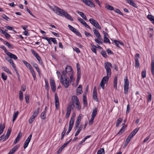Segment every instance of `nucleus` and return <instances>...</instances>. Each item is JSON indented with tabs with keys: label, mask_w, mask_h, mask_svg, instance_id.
Segmentation results:
<instances>
[{
	"label": "nucleus",
	"mask_w": 154,
	"mask_h": 154,
	"mask_svg": "<svg viewBox=\"0 0 154 154\" xmlns=\"http://www.w3.org/2000/svg\"><path fill=\"white\" fill-rule=\"evenodd\" d=\"M105 67L106 70V75L103 77L100 84V86L103 89L104 88L105 84L108 82L109 78L111 76L110 67L112 68V65L111 63L107 62L105 63Z\"/></svg>",
	"instance_id": "1"
},
{
	"label": "nucleus",
	"mask_w": 154,
	"mask_h": 154,
	"mask_svg": "<svg viewBox=\"0 0 154 154\" xmlns=\"http://www.w3.org/2000/svg\"><path fill=\"white\" fill-rule=\"evenodd\" d=\"M66 74H68L66 71H63L62 72V75H61L60 79V82L66 88H68L69 86V81L68 80V77L66 75Z\"/></svg>",
	"instance_id": "2"
},
{
	"label": "nucleus",
	"mask_w": 154,
	"mask_h": 154,
	"mask_svg": "<svg viewBox=\"0 0 154 154\" xmlns=\"http://www.w3.org/2000/svg\"><path fill=\"white\" fill-rule=\"evenodd\" d=\"M39 108H38L37 109H35L33 113L32 116L30 117L29 119V123L31 124L33 122L34 119L37 117L39 113Z\"/></svg>",
	"instance_id": "3"
},
{
	"label": "nucleus",
	"mask_w": 154,
	"mask_h": 154,
	"mask_svg": "<svg viewBox=\"0 0 154 154\" xmlns=\"http://www.w3.org/2000/svg\"><path fill=\"white\" fill-rule=\"evenodd\" d=\"M124 93L125 94H127L129 89V82L127 76H126L124 79Z\"/></svg>",
	"instance_id": "4"
},
{
	"label": "nucleus",
	"mask_w": 154,
	"mask_h": 154,
	"mask_svg": "<svg viewBox=\"0 0 154 154\" xmlns=\"http://www.w3.org/2000/svg\"><path fill=\"white\" fill-rule=\"evenodd\" d=\"M90 22L96 28L101 29V27L97 22L93 18H91L89 20Z\"/></svg>",
	"instance_id": "5"
},
{
	"label": "nucleus",
	"mask_w": 154,
	"mask_h": 154,
	"mask_svg": "<svg viewBox=\"0 0 154 154\" xmlns=\"http://www.w3.org/2000/svg\"><path fill=\"white\" fill-rule=\"evenodd\" d=\"M85 4L91 8H94L95 5L92 2V1L88 0H81Z\"/></svg>",
	"instance_id": "6"
},
{
	"label": "nucleus",
	"mask_w": 154,
	"mask_h": 154,
	"mask_svg": "<svg viewBox=\"0 0 154 154\" xmlns=\"http://www.w3.org/2000/svg\"><path fill=\"white\" fill-rule=\"evenodd\" d=\"M50 85L51 86L52 91L54 92L56 90V87L55 81L53 79H50Z\"/></svg>",
	"instance_id": "7"
},
{
	"label": "nucleus",
	"mask_w": 154,
	"mask_h": 154,
	"mask_svg": "<svg viewBox=\"0 0 154 154\" xmlns=\"http://www.w3.org/2000/svg\"><path fill=\"white\" fill-rule=\"evenodd\" d=\"M68 26L72 31L76 34L77 35L81 36V33L76 29L70 25H69Z\"/></svg>",
	"instance_id": "8"
},
{
	"label": "nucleus",
	"mask_w": 154,
	"mask_h": 154,
	"mask_svg": "<svg viewBox=\"0 0 154 154\" xmlns=\"http://www.w3.org/2000/svg\"><path fill=\"white\" fill-rule=\"evenodd\" d=\"M53 11L58 15H62V13L63 12V10L57 7L54 6Z\"/></svg>",
	"instance_id": "9"
},
{
	"label": "nucleus",
	"mask_w": 154,
	"mask_h": 154,
	"mask_svg": "<svg viewBox=\"0 0 154 154\" xmlns=\"http://www.w3.org/2000/svg\"><path fill=\"white\" fill-rule=\"evenodd\" d=\"M140 54H136L135 57V67L138 68L140 64L138 59V58H139Z\"/></svg>",
	"instance_id": "10"
},
{
	"label": "nucleus",
	"mask_w": 154,
	"mask_h": 154,
	"mask_svg": "<svg viewBox=\"0 0 154 154\" xmlns=\"http://www.w3.org/2000/svg\"><path fill=\"white\" fill-rule=\"evenodd\" d=\"M54 100L56 109L58 110L59 106V100L56 93L54 94Z\"/></svg>",
	"instance_id": "11"
},
{
	"label": "nucleus",
	"mask_w": 154,
	"mask_h": 154,
	"mask_svg": "<svg viewBox=\"0 0 154 154\" xmlns=\"http://www.w3.org/2000/svg\"><path fill=\"white\" fill-rule=\"evenodd\" d=\"M75 116V113H73L72 116L70 120L69 123V127L72 128L74 123V120Z\"/></svg>",
	"instance_id": "12"
},
{
	"label": "nucleus",
	"mask_w": 154,
	"mask_h": 154,
	"mask_svg": "<svg viewBox=\"0 0 154 154\" xmlns=\"http://www.w3.org/2000/svg\"><path fill=\"white\" fill-rule=\"evenodd\" d=\"M32 137V134H31L29 135V136L28 137L25 141L23 146V148L24 149H26L28 146L29 144L31 139Z\"/></svg>",
	"instance_id": "13"
},
{
	"label": "nucleus",
	"mask_w": 154,
	"mask_h": 154,
	"mask_svg": "<svg viewBox=\"0 0 154 154\" xmlns=\"http://www.w3.org/2000/svg\"><path fill=\"white\" fill-rule=\"evenodd\" d=\"M77 19L78 20L85 26L87 28L90 29H91V27L87 24V23L84 21L80 17L78 18Z\"/></svg>",
	"instance_id": "14"
},
{
	"label": "nucleus",
	"mask_w": 154,
	"mask_h": 154,
	"mask_svg": "<svg viewBox=\"0 0 154 154\" xmlns=\"http://www.w3.org/2000/svg\"><path fill=\"white\" fill-rule=\"evenodd\" d=\"M22 62L26 65V67L29 69L31 72L34 70L33 68L32 67L31 65L27 62L25 60H23Z\"/></svg>",
	"instance_id": "15"
},
{
	"label": "nucleus",
	"mask_w": 154,
	"mask_h": 154,
	"mask_svg": "<svg viewBox=\"0 0 154 154\" xmlns=\"http://www.w3.org/2000/svg\"><path fill=\"white\" fill-rule=\"evenodd\" d=\"M79 101V100L78 99L77 97L76 96H73L71 98V101L70 102L72 103V104H74V103H76V102Z\"/></svg>",
	"instance_id": "16"
},
{
	"label": "nucleus",
	"mask_w": 154,
	"mask_h": 154,
	"mask_svg": "<svg viewBox=\"0 0 154 154\" xmlns=\"http://www.w3.org/2000/svg\"><path fill=\"white\" fill-rule=\"evenodd\" d=\"M7 54L8 56L9 57L15 60H16L17 59V57L16 55L9 52H8L7 53Z\"/></svg>",
	"instance_id": "17"
},
{
	"label": "nucleus",
	"mask_w": 154,
	"mask_h": 154,
	"mask_svg": "<svg viewBox=\"0 0 154 154\" xmlns=\"http://www.w3.org/2000/svg\"><path fill=\"white\" fill-rule=\"evenodd\" d=\"M65 70L68 73V74H72L73 73L72 71V69L71 66H67Z\"/></svg>",
	"instance_id": "18"
},
{
	"label": "nucleus",
	"mask_w": 154,
	"mask_h": 154,
	"mask_svg": "<svg viewBox=\"0 0 154 154\" xmlns=\"http://www.w3.org/2000/svg\"><path fill=\"white\" fill-rule=\"evenodd\" d=\"M81 119V117L79 116L78 117L77 119L76 120V123H75V127L74 128V129L75 130H76L77 128L79 127L80 122Z\"/></svg>",
	"instance_id": "19"
},
{
	"label": "nucleus",
	"mask_w": 154,
	"mask_h": 154,
	"mask_svg": "<svg viewBox=\"0 0 154 154\" xmlns=\"http://www.w3.org/2000/svg\"><path fill=\"white\" fill-rule=\"evenodd\" d=\"M117 76H116L114 78V82H113V87L115 90H116L117 88Z\"/></svg>",
	"instance_id": "20"
},
{
	"label": "nucleus",
	"mask_w": 154,
	"mask_h": 154,
	"mask_svg": "<svg viewBox=\"0 0 154 154\" xmlns=\"http://www.w3.org/2000/svg\"><path fill=\"white\" fill-rule=\"evenodd\" d=\"M97 91L96 89V87L94 88L93 92V98L94 100H97Z\"/></svg>",
	"instance_id": "21"
},
{
	"label": "nucleus",
	"mask_w": 154,
	"mask_h": 154,
	"mask_svg": "<svg viewBox=\"0 0 154 154\" xmlns=\"http://www.w3.org/2000/svg\"><path fill=\"white\" fill-rule=\"evenodd\" d=\"M126 1L128 3L130 4L132 6L134 7L137 8V6L136 4L134 3L131 0H126Z\"/></svg>",
	"instance_id": "22"
},
{
	"label": "nucleus",
	"mask_w": 154,
	"mask_h": 154,
	"mask_svg": "<svg viewBox=\"0 0 154 154\" xmlns=\"http://www.w3.org/2000/svg\"><path fill=\"white\" fill-rule=\"evenodd\" d=\"M77 81H79L81 77V72L80 68H78L77 69Z\"/></svg>",
	"instance_id": "23"
},
{
	"label": "nucleus",
	"mask_w": 154,
	"mask_h": 154,
	"mask_svg": "<svg viewBox=\"0 0 154 154\" xmlns=\"http://www.w3.org/2000/svg\"><path fill=\"white\" fill-rule=\"evenodd\" d=\"M74 107V104L71 103L69 102L68 105L67 109L71 111L73 109V108Z\"/></svg>",
	"instance_id": "24"
},
{
	"label": "nucleus",
	"mask_w": 154,
	"mask_h": 154,
	"mask_svg": "<svg viewBox=\"0 0 154 154\" xmlns=\"http://www.w3.org/2000/svg\"><path fill=\"white\" fill-rule=\"evenodd\" d=\"M139 128H135L132 132L130 134V135L133 137L138 132L139 129Z\"/></svg>",
	"instance_id": "25"
},
{
	"label": "nucleus",
	"mask_w": 154,
	"mask_h": 154,
	"mask_svg": "<svg viewBox=\"0 0 154 154\" xmlns=\"http://www.w3.org/2000/svg\"><path fill=\"white\" fill-rule=\"evenodd\" d=\"M105 8L107 9L110 11L114 10V7L108 4H106L105 5Z\"/></svg>",
	"instance_id": "26"
},
{
	"label": "nucleus",
	"mask_w": 154,
	"mask_h": 154,
	"mask_svg": "<svg viewBox=\"0 0 154 154\" xmlns=\"http://www.w3.org/2000/svg\"><path fill=\"white\" fill-rule=\"evenodd\" d=\"M98 109L96 107H94L93 109L91 116L95 117L97 113Z\"/></svg>",
	"instance_id": "27"
},
{
	"label": "nucleus",
	"mask_w": 154,
	"mask_h": 154,
	"mask_svg": "<svg viewBox=\"0 0 154 154\" xmlns=\"http://www.w3.org/2000/svg\"><path fill=\"white\" fill-rule=\"evenodd\" d=\"M83 103L85 106H87V98L86 97V94H83Z\"/></svg>",
	"instance_id": "28"
},
{
	"label": "nucleus",
	"mask_w": 154,
	"mask_h": 154,
	"mask_svg": "<svg viewBox=\"0 0 154 154\" xmlns=\"http://www.w3.org/2000/svg\"><path fill=\"white\" fill-rule=\"evenodd\" d=\"M4 44L6 45L10 49H13V46L11 45L9 42L7 41H4Z\"/></svg>",
	"instance_id": "29"
},
{
	"label": "nucleus",
	"mask_w": 154,
	"mask_h": 154,
	"mask_svg": "<svg viewBox=\"0 0 154 154\" xmlns=\"http://www.w3.org/2000/svg\"><path fill=\"white\" fill-rule=\"evenodd\" d=\"M71 139H70V140H69V141H67L66 143H64L63 144V145L60 148V151H61V150H62V149H63L64 148H65V147H66V146L69 144V143H70V142L71 141Z\"/></svg>",
	"instance_id": "30"
},
{
	"label": "nucleus",
	"mask_w": 154,
	"mask_h": 154,
	"mask_svg": "<svg viewBox=\"0 0 154 154\" xmlns=\"http://www.w3.org/2000/svg\"><path fill=\"white\" fill-rule=\"evenodd\" d=\"M5 128V125L4 124H0V134H2Z\"/></svg>",
	"instance_id": "31"
},
{
	"label": "nucleus",
	"mask_w": 154,
	"mask_h": 154,
	"mask_svg": "<svg viewBox=\"0 0 154 154\" xmlns=\"http://www.w3.org/2000/svg\"><path fill=\"white\" fill-rule=\"evenodd\" d=\"M77 13L80 15L85 20H87L86 16L84 14L80 11H77Z\"/></svg>",
	"instance_id": "32"
},
{
	"label": "nucleus",
	"mask_w": 154,
	"mask_h": 154,
	"mask_svg": "<svg viewBox=\"0 0 154 154\" xmlns=\"http://www.w3.org/2000/svg\"><path fill=\"white\" fill-rule=\"evenodd\" d=\"M11 129H8V130L7 132L6 133V135L5 136V140H6L8 138L11 132Z\"/></svg>",
	"instance_id": "33"
},
{
	"label": "nucleus",
	"mask_w": 154,
	"mask_h": 154,
	"mask_svg": "<svg viewBox=\"0 0 154 154\" xmlns=\"http://www.w3.org/2000/svg\"><path fill=\"white\" fill-rule=\"evenodd\" d=\"M32 64L33 65V66L36 69L38 72L39 73L40 71L37 65L34 63H32Z\"/></svg>",
	"instance_id": "34"
},
{
	"label": "nucleus",
	"mask_w": 154,
	"mask_h": 154,
	"mask_svg": "<svg viewBox=\"0 0 154 154\" xmlns=\"http://www.w3.org/2000/svg\"><path fill=\"white\" fill-rule=\"evenodd\" d=\"M2 68L4 71H5L9 73L10 74H12L11 72L9 71V69L6 66L2 67Z\"/></svg>",
	"instance_id": "35"
},
{
	"label": "nucleus",
	"mask_w": 154,
	"mask_h": 154,
	"mask_svg": "<svg viewBox=\"0 0 154 154\" xmlns=\"http://www.w3.org/2000/svg\"><path fill=\"white\" fill-rule=\"evenodd\" d=\"M18 111H17V112H16L14 113L13 116V122H14L16 120L17 116H18Z\"/></svg>",
	"instance_id": "36"
},
{
	"label": "nucleus",
	"mask_w": 154,
	"mask_h": 154,
	"mask_svg": "<svg viewBox=\"0 0 154 154\" xmlns=\"http://www.w3.org/2000/svg\"><path fill=\"white\" fill-rule=\"evenodd\" d=\"M76 104L75 108H76L78 110H79L81 109V106L80 105V103L79 102V101H78L76 103H75Z\"/></svg>",
	"instance_id": "37"
},
{
	"label": "nucleus",
	"mask_w": 154,
	"mask_h": 154,
	"mask_svg": "<svg viewBox=\"0 0 154 154\" xmlns=\"http://www.w3.org/2000/svg\"><path fill=\"white\" fill-rule=\"evenodd\" d=\"M42 39L46 40L48 42V44L50 45H51L52 43L51 42V40L50 39V38H48L46 36H44L42 37Z\"/></svg>",
	"instance_id": "38"
},
{
	"label": "nucleus",
	"mask_w": 154,
	"mask_h": 154,
	"mask_svg": "<svg viewBox=\"0 0 154 154\" xmlns=\"http://www.w3.org/2000/svg\"><path fill=\"white\" fill-rule=\"evenodd\" d=\"M122 119L121 118H119L117 120V122L116 124V126L118 127L120 123H121L122 121Z\"/></svg>",
	"instance_id": "39"
},
{
	"label": "nucleus",
	"mask_w": 154,
	"mask_h": 154,
	"mask_svg": "<svg viewBox=\"0 0 154 154\" xmlns=\"http://www.w3.org/2000/svg\"><path fill=\"white\" fill-rule=\"evenodd\" d=\"M147 18L151 22L154 20V17L151 14H149L147 16Z\"/></svg>",
	"instance_id": "40"
},
{
	"label": "nucleus",
	"mask_w": 154,
	"mask_h": 154,
	"mask_svg": "<svg viewBox=\"0 0 154 154\" xmlns=\"http://www.w3.org/2000/svg\"><path fill=\"white\" fill-rule=\"evenodd\" d=\"M113 43H114L115 45L118 47L120 48L119 46V41L116 40H112V39Z\"/></svg>",
	"instance_id": "41"
},
{
	"label": "nucleus",
	"mask_w": 154,
	"mask_h": 154,
	"mask_svg": "<svg viewBox=\"0 0 154 154\" xmlns=\"http://www.w3.org/2000/svg\"><path fill=\"white\" fill-rule=\"evenodd\" d=\"M97 154H104V149L103 148H100L97 151Z\"/></svg>",
	"instance_id": "42"
},
{
	"label": "nucleus",
	"mask_w": 154,
	"mask_h": 154,
	"mask_svg": "<svg viewBox=\"0 0 154 154\" xmlns=\"http://www.w3.org/2000/svg\"><path fill=\"white\" fill-rule=\"evenodd\" d=\"M19 99L20 100H23V92L21 91H20L19 93Z\"/></svg>",
	"instance_id": "43"
},
{
	"label": "nucleus",
	"mask_w": 154,
	"mask_h": 154,
	"mask_svg": "<svg viewBox=\"0 0 154 154\" xmlns=\"http://www.w3.org/2000/svg\"><path fill=\"white\" fill-rule=\"evenodd\" d=\"M45 89L47 90H48L49 89V84L47 80L46 79H45Z\"/></svg>",
	"instance_id": "44"
},
{
	"label": "nucleus",
	"mask_w": 154,
	"mask_h": 154,
	"mask_svg": "<svg viewBox=\"0 0 154 154\" xmlns=\"http://www.w3.org/2000/svg\"><path fill=\"white\" fill-rule=\"evenodd\" d=\"M2 79L4 81L6 80L7 78V75H6L4 73H2L1 75Z\"/></svg>",
	"instance_id": "45"
},
{
	"label": "nucleus",
	"mask_w": 154,
	"mask_h": 154,
	"mask_svg": "<svg viewBox=\"0 0 154 154\" xmlns=\"http://www.w3.org/2000/svg\"><path fill=\"white\" fill-rule=\"evenodd\" d=\"M133 137L131 136V135H129V136L127 138L125 142L127 143H128L130 141H131V138Z\"/></svg>",
	"instance_id": "46"
},
{
	"label": "nucleus",
	"mask_w": 154,
	"mask_h": 154,
	"mask_svg": "<svg viewBox=\"0 0 154 154\" xmlns=\"http://www.w3.org/2000/svg\"><path fill=\"white\" fill-rule=\"evenodd\" d=\"M1 17L4 20L7 21H8L10 20V18L8 17L5 14H2L1 15Z\"/></svg>",
	"instance_id": "47"
},
{
	"label": "nucleus",
	"mask_w": 154,
	"mask_h": 154,
	"mask_svg": "<svg viewBox=\"0 0 154 154\" xmlns=\"http://www.w3.org/2000/svg\"><path fill=\"white\" fill-rule=\"evenodd\" d=\"M45 112H42L41 115V117L42 119H45Z\"/></svg>",
	"instance_id": "48"
},
{
	"label": "nucleus",
	"mask_w": 154,
	"mask_h": 154,
	"mask_svg": "<svg viewBox=\"0 0 154 154\" xmlns=\"http://www.w3.org/2000/svg\"><path fill=\"white\" fill-rule=\"evenodd\" d=\"M104 42L106 43H108L110 44L111 43L107 37H104Z\"/></svg>",
	"instance_id": "49"
},
{
	"label": "nucleus",
	"mask_w": 154,
	"mask_h": 154,
	"mask_svg": "<svg viewBox=\"0 0 154 154\" xmlns=\"http://www.w3.org/2000/svg\"><path fill=\"white\" fill-rule=\"evenodd\" d=\"M142 77L144 78L146 76V71L145 70H143L141 73Z\"/></svg>",
	"instance_id": "50"
},
{
	"label": "nucleus",
	"mask_w": 154,
	"mask_h": 154,
	"mask_svg": "<svg viewBox=\"0 0 154 154\" xmlns=\"http://www.w3.org/2000/svg\"><path fill=\"white\" fill-rule=\"evenodd\" d=\"M114 11L115 12L122 15V16H123V13H122V12H121L118 9H116L115 10H114Z\"/></svg>",
	"instance_id": "51"
},
{
	"label": "nucleus",
	"mask_w": 154,
	"mask_h": 154,
	"mask_svg": "<svg viewBox=\"0 0 154 154\" xmlns=\"http://www.w3.org/2000/svg\"><path fill=\"white\" fill-rule=\"evenodd\" d=\"M25 100L26 103H29V96L27 94L25 95Z\"/></svg>",
	"instance_id": "52"
},
{
	"label": "nucleus",
	"mask_w": 154,
	"mask_h": 154,
	"mask_svg": "<svg viewBox=\"0 0 154 154\" xmlns=\"http://www.w3.org/2000/svg\"><path fill=\"white\" fill-rule=\"evenodd\" d=\"M71 111V110L66 109V117L67 118H68L69 117Z\"/></svg>",
	"instance_id": "53"
},
{
	"label": "nucleus",
	"mask_w": 154,
	"mask_h": 154,
	"mask_svg": "<svg viewBox=\"0 0 154 154\" xmlns=\"http://www.w3.org/2000/svg\"><path fill=\"white\" fill-rule=\"evenodd\" d=\"M4 35H5L6 38L7 39H9L10 38L11 35L7 32H5V33H4Z\"/></svg>",
	"instance_id": "54"
},
{
	"label": "nucleus",
	"mask_w": 154,
	"mask_h": 154,
	"mask_svg": "<svg viewBox=\"0 0 154 154\" xmlns=\"http://www.w3.org/2000/svg\"><path fill=\"white\" fill-rule=\"evenodd\" d=\"M50 39L51 40V41L54 44H57V41L56 39V38H53L50 37Z\"/></svg>",
	"instance_id": "55"
},
{
	"label": "nucleus",
	"mask_w": 154,
	"mask_h": 154,
	"mask_svg": "<svg viewBox=\"0 0 154 154\" xmlns=\"http://www.w3.org/2000/svg\"><path fill=\"white\" fill-rule=\"evenodd\" d=\"M94 117L91 116V119L89 120V124L90 125H91L93 123L94 119Z\"/></svg>",
	"instance_id": "56"
},
{
	"label": "nucleus",
	"mask_w": 154,
	"mask_h": 154,
	"mask_svg": "<svg viewBox=\"0 0 154 154\" xmlns=\"http://www.w3.org/2000/svg\"><path fill=\"white\" fill-rule=\"evenodd\" d=\"M148 94L149 95L148 96L147 100L148 102H150L151 100L152 95L149 92H148Z\"/></svg>",
	"instance_id": "57"
},
{
	"label": "nucleus",
	"mask_w": 154,
	"mask_h": 154,
	"mask_svg": "<svg viewBox=\"0 0 154 154\" xmlns=\"http://www.w3.org/2000/svg\"><path fill=\"white\" fill-rule=\"evenodd\" d=\"M66 18L72 21H73V20L72 17L69 14H67L66 16Z\"/></svg>",
	"instance_id": "58"
},
{
	"label": "nucleus",
	"mask_w": 154,
	"mask_h": 154,
	"mask_svg": "<svg viewBox=\"0 0 154 154\" xmlns=\"http://www.w3.org/2000/svg\"><path fill=\"white\" fill-rule=\"evenodd\" d=\"M94 34L96 35V37L99 39H100L101 38V36L99 32H96V33H95Z\"/></svg>",
	"instance_id": "59"
},
{
	"label": "nucleus",
	"mask_w": 154,
	"mask_h": 154,
	"mask_svg": "<svg viewBox=\"0 0 154 154\" xmlns=\"http://www.w3.org/2000/svg\"><path fill=\"white\" fill-rule=\"evenodd\" d=\"M101 54L103 57H107V55L105 51H101Z\"/></svg>",
	"instance_id": "60"
},
{
	"label": "nucleus",
	"mask_w": 154,
	"mask_h": 154,
	"mask_svg": "<svg viewBox=\"0 0 154 154\" xmlns=\"http://www.w3.org/2000/svg\"><path fill=\"white\" fill-rule=\"evenodd\" d=\"M32 74V76L33 77L34 80H35L36 79V75H35V72L34 70L32 71L31 72Z\"/></svg>",
	"instance_id": "61"
},
{
	"label": "nucleus",
	"mask_w": 154,
	"mask_h": 154,
	"mask_svg": "<svg viewBox=\"0 0 154 154\" xmlns=\"http://www.w3.org/2000/svg\"><path fill=\"white\" fill-rule=\"evenodd\" d=\"M1 48L3 49L4 51H5V54H7V53L8 52H9L7 51V49L4 46H2Z\"/></svg>",
	"instance_id": "62"
},
{
	"label": "nucleus",
	"mask_w": 154,
	"mask_h": 154,
	"mask_svg": "<svg viewBox=\"0 0 154 154\" xmlns=\"http://www.w3.org/2000/svg\"><path fill=\"white\" fill-rule=\"evenodd\" d=\"M68 14L66 12L64 11L63 10V12L62 13V15H61V16H63L66 17L67 14Z\"/></svg>",
	"instance_id": "63"
},
{
	"label": "nucleus",
	"mask_w": 154,
	"mask_h": 154,
	"mask_svg": "<svg viewBox=\"0 0 154 154\" xmlns=\"http://www.w3.org/2000/svg\"><path fill=\"white\" fill-rule=\"evenodd\" d=\"M73 49L74 51H75L78 54L80 52L79 49L76 47H75L73 48Z\"/></svg>",
	"instance_id": "64"
}]
</instances>
